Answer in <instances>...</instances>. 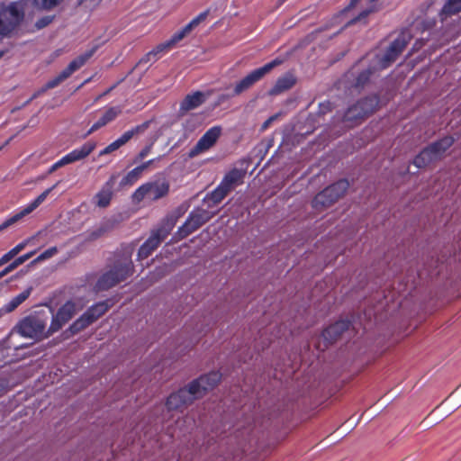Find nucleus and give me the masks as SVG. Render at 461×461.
<instances>
[{"instance_id":"1","label":"nucleus","mask_w":461,"mask_h":461,"mask_svg":"<svg viewBox=\"0 0 461 461\" xmlns=\"http://www.w3.org/2000/svg\"><path fill=\"white\" fill-rule=\"evenodd\" d=\"M221 374L212 371L193 380L187 387L172 393L166 401L168 411H181L191 404L194 400L203 397L206 392L212 390L221 381Z\"/></svg>"},{"instance_id":"2","label":"nucleus","mask_w":461,"mask_h":461,"mask_svg":"<svg viewBox=\"0 0 461 461\" xmlns=\"http://www.w3.org/2000/svg\"><path fill=\"white\" fill-rule=\"evenodd\" d=\"M133 273V264L130 256H119L109 270L104 272L97 280L95 289L107 291L125 281Z\"/></svg>"},{"instance_id":"3","label":"nucleus","mask_w":461,"mask_h":461,"mask_svg":"<svg viewBox=\"0 0 461 461\" xmlns=\"http://www.w3.org/2000/svg\"><path fill=\"white\" fill-rule=\"evenodd\" d=\"M133 273V264L130 256H119L109 270L104 272L97 280L95 289L107 291L125 281Z\"/></svg>"},{"instance_id":"4","label":"nucleus","mask_w":461,"mask_h":461,"mask_svg":"<svg viewBox=\"0 0 461 461\" xmlns=\"http://www.w3.org/2000/svg\"><path fill=\"white\" fill-rule=\"evenodd\" d=\"M47 317L38 312L32 313L21 319L14 327V330L22 337L35 340L49 338Z\"/></svg>"},{"instance_id":"5","label":"nucleus","mask_w":461,"mask_h":461,"mask_svg":"<svg viewBox=\"0 0 461 461\" xmlns=\"http://www.w3.org/2000/svg\"><path fill=\"white\" fill-rule=\"evenodd\" d=\"M380 99L376 95L366 96L349 106L343 115V122L348 127L359 124L365 118L371 115L379 106Z\"/></svg>"},{"instance_id":"6","label":"nucleus","mask_w":461,"mask_h":461,"mask_svg":"<svg viewBox=\"0 0 461 461\" xmlns=\"http://www.w3.org/2000/svg\"><path fill=\"white\" fill-rule=\"evenodd\" d=\"M24 18V11L19 2L9 5L0 3V36L6 37L14 32Z\"/></svg>"},{"instance_id":"7","label":"nucleus","mask_w":461,"mask_h":461,"mask_svg":"<svg viewBox=\"0 0 461 461\" xmlns=\"http://www.w3.org/2000/svg\"><path fill=\"white\" fill-rule=\"evenodd\" d=\"M347 179H340L318 193L312 201V206L316 211H323L336 203L348 189Z\"/></svg>"},{"instance_id":"8","label":"nucleus","mask_w":461,"mask_h":461,"mask_svg":"<svg viewBox=\"0 0 461 461\" xmlns=\"http://www.w3.org/2000/svg\"><path fill=\"white\" fill-rule=\"evenodd\" d=\"M112 305L110 299L95 303L68 327V331L73 335L77 334L102 317Z\"/></svg>"},{"instance_id":"9","label":"nucleus","mask_w":461,"mask_h":461,"mask_svg":"<svg viewBox=\"0 0 461 461\" xmlns=\"http://www.w3.org/2000/svg\"><path fill=\"white\" fill-rule=\"evenodd\" d=\"M216 213L217 212H211L203 208H194L189 213L184 224L178 228L176 233L178 240H183L188 237L203 224L208 222Z\"/></svg>"},{"instance_id":"10","label":"nucleus","mask_w":461,"mask_h":461,"mask_svg":"<svg viewBox=\"0 0 461 461\" xmlns=\"http://www.w3.org/2000/svg\"><path fill=\"white\" fill-rule=\"evenodd\" d=\"M99 46L95 45L90 50H86L85 53L77 56L74 59L66 68H64L58 76L49 80L44 87L42 88V92L48 89H52L61 84L64 80L68 78L74 72L82 68L87 60L92 58V56L96 52Z\"/></svg>"},{"instance_id":"11","label":"nucleus","mask_w":461,"mask_h":461,"mask_svg":"<svg viewBox=\"0 0 461 461\" xmlns=\"http://www.w3.org/2000/svg\"><path fill=\"white\" fill-rule=\"evenodd\" d=\"M281 63L282 60L276 59L265 64L263 67L252 70L235 84L232 95H240L243 92L249 90L252 86L260 81L267 73Z\"/></svg>"},{"instance_id":"12","label":"nucleus","mask_w":461,"mask_h":461,"mask_svg":"<svg viewBox=\"0 0 461 461\" xmlns=\"http://www.w3.org/2000/svg\"><path fill=\"white\" fill-rule=\"evenodd\" d=\"M169 192V185L167 182H148L139 186L132 194V200L136 203L147 198L157 201L165 197Z\"/></svg>"},{"instance_id":"13","label":"nucleus","mask_w":461,"mask_h":461,"mask_svg":"<svg viewBox=\"0 0 461 461\" xmlns=\"http://www.w3.org/2000/svg\"><path fill=\"white\" fill-rule=\"evenodd\" d=\"M78 312L77 303L68 300L63 303L55 313L52 314L50 324L48 328L49 335L60 330Z\"/></svg>"},{"instance_id":"14","label":"nucleus","mask_w":461,"mask_h":461,"mask_svg":"<svg viewBox=\"0 0 461 461\" xmlns=\"http://www.w3.org/2000/svg\"><path fill=\"white\" fill-rule=\"evenodd\" d=\"M95 147L96 143L95 141L89 140L85 142L81 147L71 150L69 153L66 154L60 159L55 162L48 169V174H52L66 165L86 158L95 150Z\"/></svg>"},{"instance_id":"15","label":"nucleus","mask_w":461,"mask_h":461,"mask_svg":"<svg viewBox=\"0 0 461 461\" xmlns=\"http://www.w3.org/2000/svg\"><path fill=\"white\" fill-rule=\"evenodd\" d=\"M410 40L408 32H401L387 48L384 56L379 59L380 69H384L391 66L403 51Z\"/></svg>"},{"instance_id":"16","label":"nucleus","mask_w":461,"mask_h":461,"mask_svg":"<svg viewBox=\"0 0 461 461\" xmlns=\"http://www.w3.org/2000/svg\"><path fill=\"white\" fill-rule=\"evenodd\" d=\"M58 184H55L51 187L46 189L44 192H42L40 195H38L33 201H32L29 204H27L25 207H23L20 212H16L13 216L7 218L0 224V232L4 230L7 229L8 227L12 226L13 224L19 221L21 219H23L24 216L30 214L35 209H37L48 197V195L50 194L52 190L56 188Z\"/></svg>"},{"instance_id":"17","label":"nucleus","mask_w":461,"mask_h":461,"mask_svg":"<svg viewBox=\"0 0 461 461\" xmlns=\"http://www.w3.org/2000/svg\"><path fill=\"white\" fill-rule=\"evenodd\" d=\"M375 72L376 68L375 66H369L359 70L357 69V64H356L344 75V79L350 87L361 90L369 83L371 77Z\"/></svg>"},{"instance_id":"18","label":"nucleus","mask_w":461,"mask_h":461,"mask_svg":"<svg viewBox=\"0 0 461 461\" xmlns=\"http://www.w3.org/2000/svg\"><path fill=\"white\" fill-rule=\"evenodd\" d=\"M221 134V126H213L207 130L205 133L199 139L196 144L190 149L189 157L194 158L210 149L217 142Z\"/></svg>"},{"instance_id":"19","label":"nucleus","mask_w":461,"mask_h":461,"mask_svg":"<svg viewBox=\"0 0 461 461\" xmlns=\"http://www.w3.org/2000/svg\"><path fill=\"white\" fill-rule=\"evenodd\" d=\"M149 122H145L140 125H137L134 128L123 132L121 137H119L117 140L110 143L108 146H106L104 149H102L99 152V157L110 154L118 149H120L122 146L126 144L134 135L144 131L149 127Z\"/></svg>"},{"instance_id":"20","label":"nucleus","mask_w":461,"mask_h":461,"mask_svg":"<svg viewBox=\"0 0 461 461\" xmlns=\"http://www.w3.org/2000/svg\"><path fill=\"white\" fill-rule=\"evenodd\" d=\"M149 122H145L140 125H137L134 128L123 132L121 137H119L117 140L110 143L108 146H106L104 149H102L99 152V157L110 154L118 149H120L122 146L126 144L134 135L144 131L149 127Z\"/></svg>"},{"instance_id":"21","label":"nucleus","mask_w":461,"mask_h":461,"mask_svg":"<svg viewBox=\"0 0 461 461\" xmlns=\"http://www.w3.org/2000/svg\"><path fill=\"white\" fill-rule=\"evenodd\" d=\"M149 122H145L140 125H137L134 128L123 132L121 137H119L117 140L110 143L108 146H106L104 149H102L99 152V157L110 154L118 149H120L122 146L126 144L134 135L144 131L149 127Z\"/></svg>"},{"instance_id":"22","label":"nucleus","mask_w":461,"mask_h":461,"mask_svg":"<svg viewBox=\"0 0 461 461\" xmlns=\"http://www.w3.org/2000/svg\"><path fill=\"white\" fill-rule=\"evenodd\" d=\"M351 327L349 320H339L333 324L328 326L321 333L326 344L325 347L336 342L344 332L348 331Z\"/></svg>"},{"instance_id":"23","label":"nucleus","mask_w":461,"mask_h":461,"mask_svg":"<svg viewBox=\"0 0 461 461\" xmlns=\"http://www.w3.org/2000/svg\"><path fill=\"white\" fill-rule=\"evenodd\" d=\"M246 176V171L239 168H232L229 172H227L220 185L227 190L228 193H230L237 186L241 185L244 183V178Z\"/></svg>"},{"instance_id":"24","label":"nucleus","mask_w":461,"mask_h":461,"mask_svg":"<svg viewBox=\"0 0 461 461\" xmlns=\"http://www.w3.org/2000/svg\"><path fill=\"white\" fill-rule=\"evenodd\" d=\"M115 183V176L113 175L95 195V203L100 208L107 207L113 198V187Z\"/></svg>"},{"instance_id":"25","label":"nucleus","mask_w":461,"mask_h":461,"mask_svg":"<svg viewBox=\"0 0 461 461\" xmlns=\"http://www.w3.org/2000/svg\"><path fill=\"white\" fill-rule=\"evenodd\" d=\"M205 102L204 94L201 91H195L187 95L180 103L179 112L184 114L194 110Z\"/></svg>"},{"instance_id":"26","label":"nucleus","mask_w":461,"mask_h":461,"mask_svg":"<svg viewBox=\"0 0 461 461\" xmlns=\"http://www.w3.org/2000/svg\"><path fill=\"white\" fill-rule=\"evenodd\" d=\"M295 84L296 77L292 73H286L277 78L268 93L270 95H277L291 89Z\"/></svg>"},{"instance_id":"27","label":"nucleus","mask_w":461,"mask_h":461,"mask_svg":"<svg viewBox=\"0 0 461 461\" xmlns=\"http://www.w3.org/2000/svg\"><path fill=\"white\" fill-rule=\"evenodd\" d=\"M121 113L122 110L120 107L114 106L108 108L103 113V115L91 126L87 133L91 134L98 129L105 126L107 123L113 121Z\"/></svg>"},{"instance_id":"28","label":"nucleus","mask_w":461,"mask_h":461,"mask_svg":"<svg viewBox=\"0 0 461 461\" xmlns=\"http://www.w3.org/2000/svg\"><path fill=\"white\" fill-rule=\"evenodd\" d=\"M455 139L452 136H445L440 140L428 145L430 152H433L438 159H440L444 153L454 144Z\"/></svg>"},{"instance_id":"29","label":"nucleus","mask_w":461,"mask_h":461,"mask_svg":"<svg viewBox=\"0 0 461 461\" xmlns=\"http://www.w3.org/2000/svg\"><path fill=\"white\" fill-rule=\"evenodd\" d=\"M176 218L174 216L166 217L162 221L161 224L151 232V235L158 239L159 242L161 243L170 234L171 230L176 225Z\"/></svg>"},{"instance_id":"30","label":"nucleus","mask_w":461,"mask_h":461,"mask_svg":"<svg viewBox=\"0 0 461 461\" xmlns=\"http://www.w3.org/2000/svg\"><path fill=\"white\" fill-rule=\"evenodd\" d=\"M229 194L230 193L219 184L215 189L206 194L203 198V203L207 204L208 208H213L221 203Z\"/></svg>"},{"instance_id":"31","label":"nucleus","mask_w":461,"mask_h":461,"mask_svg":"<svg viewBox=\"0 0 461 461\" xmlns=\"http://www.w3.org/2000/svg\"><path fill=\"white\" fill-rule=\"evenodd\" d=\"M32 291V287L30 286L16 296L13 297L7 303H5L1 309L0 312H12L14 311L19 305H21L24 301H26L31 295Z\"/></svg>"},{"instance_id":"32","label":"nucleus","mask_w":461,"mask_h":461,"mask_svg":"<svg viewBox=\"0 0 461 461\" xmlns=\"http://www.w3.org/2000/svg\"><path fill=\"white\" fill-rule=\"evenodd\" d=\"M438 160L433 152H430L429 148L425 147L413 159V164L419 167H426L433 161Z\"/></svg>"},{"instance_id":"33","label":"nucleus","mask_w":461,"mask_h":461,"mask_svg":"<svg viewBox=\"0 0 461 461\" xmlns=\"http://www.w3.org/2000/svg\"><path fill=\"white\" fill-rule=\"evenodd\" d=\"M461 12V0H447L443 5L439 16L441 21Z\"/></svg>"},{"instance_id":"34","label":"nucleus","mask_w":461,"mask_h":461,"mask_svg":"<svg viewBox=\"0 0 461 461\" xmlns=\"http://www.w3.org/2000/svg\"><path fill=\"white\" fill-rule=\"evenodd\" d=\"M26 243L21 242L10 249L8 252L4 254L0 258V267L4 264L9 262L12 258H14L19 252H21L25 248Z\"/></svg>"},{"instance_id":"35","label":"nucleus","mask_w":461,"mask_h":461,"mask_svg":"<svg viewBox=\"0 0 461 461\" xmlns=\"http://www.w3.org/2000/svg\"><path fill=\"white\" fill-rule=\"evenodd\" d=\"M142 174L140 173V170L134 167L131 171H129L126 176L122 177L120 185L122 186L132 185L135 182L139 180Z\"/></svg>"},{"instance_id":"36","label":"nucleus","mask_w":461,"mask_h":461,"mask_svg":"<svg viewBox=\"0 0 461 461\" xmlns=\"http://www.w3.org/2000/svg\"><path fill=\"white\" fill-rule=\"evenodd\" d=\"M63 0H32L35 7L41 10H51L58 6Z\"/></svg>"},{"instance_id":"37","label":"nucleus","mask_w":461,"mask_h":461,"mask_svg":"<svg viewBox=\"0 0 461 461\" xmlns=\"http://www.w3.org/2000/svg\"><path fill=\"white\" fill-rule=\"evenodd\" d=\"M371 4H374L375 1L374 2H371L370 0H368ZM375 11V8L374 6V5H372V6L363 10L357 16H356L355 18L351 19L348 23L347 25H351V24H355L357 23V22H362L363 21V23H366V21H364L367 15Z\"/></svg>"},{"instance_id":"38","label":"nucleus","mask_w":461,"mask_h":461,"mask_svg":"<svg viewBox=\"0 0 461 461\" xmlns=\"http://www.w3.org/2000/svg\"><path fill=\"white\" fill-rule=\"evenodd\" d=\"M171 49H173L170 45V43L166 41L165 42H162L158 45H157L154 49L151 50L153 54L156 57V59L158 60L160 59L165 53L168 52Z\"/></svg>"},{"instance_id":"39","label":"nucleus","mask_w":461,"mask_h":461,"mask_svg":"<svg viewBox=\"0 0 461 461\" xmlns=\"http://www.w3.org/2000/svg\"><path fill=\"white\" fill-rule=\"evenodd\" d=\"M58 253L57 247H50L48 249L44 250L41 254L38 256V258L34 260L35 262L43 261L48 258H52Z\"/></svg>"},{"instance_id":"40","label":"nucleus","mask_w":461,"mask_h":461,"mask_svg":"<svg viewBox=\"0 0 461 461\" xmlns=\"http://www.w3.org/2000/svg\"><path fill=\"white\" fill-rule=\"evenodd\" d=\"M210 14V9L200 13L197 16L190 21L194 28H196L201 23L204 22Z\"/></svg>"},{"instance_id":"41","label":"nucleus","mask_w":461,"mask_h":461,"mask_svg":"<svg viewBox=\"0 0 461 461\" xmlns=\"http://www.w3.org/2000/svg\"><path fill=\"white\" fill-rule=\"evenodd\" d=\"M210 14V9L200 13L197 16L190 21L194 28H196L201 23L204 22Z\"/></svg>"},{"instance_id":"42","label":"nucleus","mask_w":461,"mask_h":461,"mask_svg":"<svg viewBox=\"0 0 461 461\" xmlns=\"http://www.w3.org/2000/svg\"><path fill=\"white\" fill-rule=\"evenodd\" d=\"M109 230H110V227L108 225L100 226L98 229L93 230L90 233V239L96 240V239L102 237L104 233L108 232Z\"/></svg>"},{"instance_id":"43","label":"nucleus","mask_w":461,"mask_h":461,"mask_svg":"<svg viewBox=\"0 0 461 461\" xmlns=\"http://www.w3.org/2000/svg\"><path fill=\"white\" fill-rule=\"evenodd\" d=\"M185 34L181 31L176 32L167 41L170 43L171 47L174 48L179 41H181L184 38H185Z\"/></svg>"},{"instance_id":"44","label":"nucleus","mask_w":461,"mask_h":461,"mask_svg":"<svg viewBox=\"0 0 461 461\" xmlns=\"http://www.w3.org/2000/svg\"><path fill=\"white\" fill-rule=\"evenodd\" d=\"M154 250L149 247L141 245L138 251V259L142 260L147 258Z\"/></svg>"},{"instance_id":"45","label":"nucleus","mask_w":461,"mask_h":461,"mask_svg":"<svg viewBox=\"0 0 461 461\" xmlns=\"http://www.w3.org/2000/svg\"><path fill=\"white\" fill-rule=\"evenodd\" d=\"M142 245L149 247L151 249L155 250L160 245V242H159L158 239H157L156 237H153L150 234V236L148 238V240Z\"/></svg>"},{"instance_id":"46","label":"nucleus","mask_w":461,"mask_h":461,"mask_svg":"<svg viewBox=\"0 0 461 461\" xmlns=\"http://www.w3.org/2000/svg\"><path fill=\"white\" fill-rule=\"evenodd\" d=\"M150 149H151V146H146L144 147L140 152L139 154L135 157L133 162L134 163H137V162H140L141 161L142 159H144L150 152Z\"/></svg>"},{"instance_id":"47","label":"nucleus","mask_w":461,"mask_h":461,"mask_svg":"<svg viewBox=\"0 0 461 461\" xmlns=\"http://www.w3.org/2000/svg\"><path fill=\"white\" fill-rule=\"evenodd\" d=\"M157 61L155 55L150 50L147 54H145L140 60V63H148V62H155Z\"/></svg>"},{"instance_id":"48","label":"nucleus","mask_w":461,"mask_h":461,"mask_svg":"<svg viewBox=\"0 0 461 461\" xmlns=\"http://www.w3.org/2000/svg\"><path fill=\"white\" fill-rule=\"evenodd\" d=\"M24 262L25 261L23 258V257L20 256L17 258H15L11 264H9V267L12 268V270H14L16 267H18L20 265L23 264Z\"/></svg>"},{"instance_id":"49","label":"nucleus","mask_w":461,"mask_h":461,"mask_svg":"<svg viewBox=\"0 0 461 461\" xmlns=\"http://www.w3.org/2000/svg\"><path fill=\"white\" fill-rule=\"evenodd\" d=\"M24 262L25 261L23 258V257L20 256L17 258H15L11 264H9V267L12 268V270H14L16 267H18L20 265L23 264Z\"/></svg>"},{"instance_id":"50","label":"nucleus","mask_w":461,"mask_h":461,"mask_svg":"<svg viewBox=\"0 0 461 461\" xmlns=\"http://www.w3.org/2000/svg\"><path fill=\"white\" fill-rule=\"evenodd\" d=\"M50 22H51V18L50 17H44V18L40 19L37 22V26L39 28H42V27L47 26Z\"/></svg>"},{"instance_id":"51","label":"nucleus","mask_w":461,"mask_h":461,"mask_svg":"<svg viewBox=\"0 0 461 461\" xmlns=\"http://www.w3.org/2000/svg\"><path fill=\"white\" fill-rule=\"evenodd\" d=\"M194 29L193 24L189 22L185 26H184L181 31L187 36L190 32Z\"/></svg>"},{"instance_id":"52","label":"nucleus","mask_w":461,"mask_h":461,"mask_svg":"<svg viewBox=\"0 0 461 461\" xmlns=\"http://www.w3.org/2000/svg\"><path fill=\"white\" fill-rule=\"evenodd\" d=\"M12 271H13L12 268L8 265L5 269L0 271V279Z\"/></svg>"},{"instance_id":"53","label":"nucleus","mask_w":461,"mask_h":461,"mask_svg":"<svg viewBox=\"0 0 461 461\" xmlns=\"http://www.w3.org/2000/svg\"><path fill=\"white\" fill-rule=\"evenodd\" d=\"M149 167L144 163L140 164V166H137L136 168L140 170V173L142 174Z\"/></svg>"},{"instance_id":"54","label":"nucleus","mask_w":461,"mask_h":461,"mask_svg":"<svg viewBox=\"0 0 461 461\" xmlns=\"http://www.w3.org/2000/svg\"><path fill=\"white\" fill-rule=\"evenodd\" d=\"M35 254V251H32V252H29V253H26L24 255H22L23 258L24 259V261H27L28 259H30L33 255Z\"/></svg>"},{"instance_id":"55","label":"nucleus","mask_w":461,"mask_h":461,"mask_svg":"<svg viewBox=\"0 0 461 461\" xmlns=\"http://www.w3.org/2000/svg\"><path fill=\"white\" fill-rule=\"evenodd\" d=\"M274 119H275V117H274V116H272V117H270L269 119H267V120L264 122V124H263V129H266V128L269 125V123H270Z\"/></svg>"},{"instance_id":"56","label":"nucleus","mask_w":461,"mask_h":461,"mask_svg":"<svg viewBox=\"0 0 461 461\" xmlns=\"http://www.w3.org/2000/svg\"><path fill=\"white\" fill-rule=\"evenodd\" d=\"M155 158L153 159H149L148 161L145 162V164L147 165V167H150L154 162H155Z\"/></svg>"},{"instance_id":"57","label":"nucleus","mask_w":461,"mask_h":461,"mask_svg":"<svg viewBox=\"0 0 461 461\" xmlns=\"http://www.w3.org/2000/svg\"><path fill=\"white\" fill-rule=\"evenodd\" d=\"M5 393V389L3 386V384L0 382V396H2Z\"/></svg>"},{"instance_id":"58","label":"nucleus","mask_w":461,"mask_h":461,"mask_svg":"<svg viewBox=\"0 0 461 461\" xmlns=\"http://www.w3.org/2000/svg\"><path fill=\"white\" fill-rule=\"evenodd\" d=\"M286 0H279L280 5L285 3Z\"/></svg>"},{"instance_id":"59","label":"nucleus","mask_w":461,"mask_h":461,"mask_svg":"<svg viewBox=\"0 0 461 461\" xmlns=\"http://www.w3.org/2000/svg\"><path fill=\"white\" fill-rule=\"evenodd\" d=\"M286 0H279L280 5L285 3Z\"/></svg>"},{"instance_id":"60","label":"nucleus","mask_w":461,"mask_h":461,"mask_svg":"<svg viewBox=\"0 0 461 461\" xmlns=\"http://www.w3.org/2000/svg\"><path fill=\"white\" fill-rule=\"evenodd\" d=\"M4 51H0V58L3 57Z\"/></svg>"}]
</instances>
